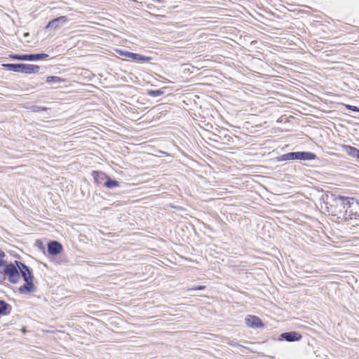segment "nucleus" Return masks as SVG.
Returning <instances> with one entry per match:
<instances>
[{
	"label": "nucleus",
	"instance_id": "f257e3e1",
	"mask_svg": "<svg viewBox=\"0 0 359 359\" xmlns=\"http://www.w3.org/2000/svg\"><path fill=\"white\" fill-rule=\"evenodd\" d=\"M15 263L18 268L20 277L22 276L25 281V283L19 287V292L20 294L34 292L35 291V286L33 283L34 276L30 268L20 261L15 260Z\"/></svg>",
	"mask_w": 359,
	"mask_h": 359
},
{
	"label": "nucleus",
	"instance_id": "f03ea898",
	"mask_svg": "<svg viewBox=\"0 0 359 359\" xmlns=\"http://www.w3.org/2000/svg\"><path fill=\"white\" fill-rule=\"evenodd\" d=\"M0 274L2 275L0 276V282L4 281L6 276L11 283L15 284L20 281V273L15 262L8 263L6 261V264L0 268Z\"/></svg>",
	"mask_w": 359,
	"mask_h": 359
},
{
	"label": "nucleus",
	"instance_id": "7ed1b4c3",
	"mask_svg": "<svg viewBox=\"0 0 359 359\" xmlns=\"http://www.w3.org/2000/svg\"><path fill=\"white\" fill-rule=\"evenodd\" d=\"M317 158L316 155L311 151L289 152L278 157V161H287L291 160L311 161Z\"/></svg>",
	"mask_w": 359,
	"mask_h": 359
},
{
	"label": "nucleus",
	"instance_id": "20e7f679",
	"mask_svg": "<svg viewBox=\"0 0 359 359\" xmlns=\"http://www.w3.org/2000/svg\"><path fill=\"white\" fill-rule=\"evenodd\" d=\"M335 208L332 210H349L351 208H358V203L353 197H346L342 196H335L334 198Z\"/></svg>",
	"mask_w": 359,
	"mask_h": 359
},
{
	"label": "nucleus",
	"instance_id": "39448f33",
	"mask_svg": "<svg viewBox=\"0 0 359 359\" xmlns=\"http://www.w3.org/2000/svg\"><path fill=\"white\" fill-rule=\"evenodd\" d=\"M330 208V210H329V212H330L332 215L337 216V219H340L344 222H347L353 219H357L359 217V213L355 211L357 208H351L349 210H332V205H331Z\"/></svg>",
	"mask_w": 359,
	"mask_h": 359
},
{
	"label": "nucleus",
	"instance_id": "423d86ee",
	"mask_svg": "<svg viewBox=\"0 0 359 359\" xmlns=\"http://www.w3.org/2000/svg\"><path fill=\"white\" fill-rule=\"evenodd\" d=\"M10 57L14 60H28V61H37L45 60L48 57V55L46 53H35V54H12L10 55Z\"/></svg>",
	"mask_w": 359,
	"mask_h": 359
},
{
	"label": "nucleus",
	"instance_id": "0eeeda50",
	"mask_svg": "<svg viewBox=\"0 0 359 359\" xmlns=\"http://www.w3.org/2000/svg\"><path fill=\"white\" fill-rule=\"evenodd\" d=\"M120 55L128 57L134 61L139 62H146L151 60V57L144 56L138 53H131L127 50H117Z\"/></svg>",
	"mask_w": 359,
	"mask_h": 359
},
{
	"label": "nucleus",
	"instance_id": "6e6552de",
	"mask_svg": "<svg viewBox=\"0 0 359 359\" xmlns=\"http://www.w3.org/2000/svg\"><path fill=\"white\" fill-rule=\"evenodd\" d=\"M68 21L67 16L62 15L53 19L49 21L45 27V29L57 30L60 29L63 25L66 24Z\"/></svg>",
	"mask_w": 359,
	"mask_h": 359
},
{
	"label": "nucleus",
	"instance_id": "1a4fd4ad",
	"mask_svg": "<svg viewBox=\"0 0 359 359\" xmlns=\"http://www.w3.org/2000/svg\"><path fill=\"white\" fill-rule=\"evenodd\" d=\"M247 326L252 328H264V324L262 320L256 316L248 315L245 318Z\"/></svg>",
	"mask_w": 359,
	"mask_h": 359
},
{
	"label": "nucleus",
	"instance_id": "9d476101",
	"mask_svg": "<svg viewBox=\"0 0 359 359\" xmlns=\"http://www.w3.org/2000/svg\"><path fill=\"white\" fill-rule=\"evenodd\" d=\"M302 338V334L296 331L283 332L279 337L280 340H285L288 342L298 341Z\"/></svg>",
	"mask_w": 359,
	"mask_h": 359
},
{
	"label": "nucleus",
	"instance_id": "9b49d317",
	"mask_svg": "<svg viewBox=\"0 0 359 359\" xmlns=\"http://www.w3.org/2000/svg\"><path fill=\"white\" fill-rule=\"evenodd\" d=\"M63 247L60 243L56 241H51L47 245V250L50 255H57L62 251Z\"/></svg>",
	"mask_w": 359,
	"mask_h": 359
},
{
	"label": "nucleus",
	"instance_id": "f8f14e48",
	"mask_svg": "<svg viewBox=\"0 0 359 359\" xmlns=\"http://www.w3.org/2000/svg\"><path fill=\"white\" fill-rule=\"evenodd\" d=\"M341 151L351 158H356L359 163V149L351 145H341Z\"/></svg>",
	"mask_w": 359,
	"mask_h": 359
},
{
	"label": "nucleus",
	"instance_id": "ddd939ff",
	"mask_svg": "<svg viewBox=\"0 0 359 359\" xmlns=\"http://www.w3.org/2000/svg\"><path fill=\"white\" fill-rule=\"evenodd\" d=\"M39 69L40 67L38 65L22 63L21 73L27 74L36 73L39 72Z\"/></svg>",
	"mask_w": 359,
	"mask_h": 359
},
{
	"label": "nucleus",
	"instance_id": "4468645a",
	"mask_svg": "<svg viewBox=\"0 0 359 359\" xmlns=\"http://www.w3.org/2000/svg\"><path fill=\"white\" fill-rule=\"evenodd\" d=\"M92 175L95 182L98 185L104 182L108 177V175L102 172L93 171Z\"/></svg>",
	"mask_w": 359,
	"mask_h": 359
},
{
	"label": "nucleus",
	"instance_id": "2eb2a0df",
	"mask_svg": "<svg viewBox=\"0 0 359 359\" xmlns=\"http://www.w3.org/2000/svg\"><path fill=\"white\" fill-rule=\"evenodd\" d=\"M1 66L6 70L14 72L21 73L22 63H20V64L4 63L1 65Z\"/></svg>",
	"mask_w": 359,
	"mask_h": 359
},
{
	"label": "nucleus",
	"instance_id": "dca6fc26",
	"mask_svg": "<svg viewBox=\"0 0 359 359\" xmlns=\"http://www.w3.org/2000/svg\"><path fill=\"white\" fill-rule=\"evenodd\" d=\"M12 306L6 301L0 299V316H6L11 313Z\"/></svg>",
	"mask_w": 359,
	"mask_h": 359
},
{
	"label": "nucleus",
	"instance_id": "f3484780",
	"mask_svg": "<svg viewBox=\"0 0 359 359\" xmlns=\"http://www.w3.org/2000/svg\"><path fill=\"white\" fill-rule=\"evenodd\" d=\"M119 184L120 182L114 179H111L109 176L107 180L104 182V186L108 189H113L119 186Z\"/></svg>",
	"mask_w": 359,
	"mask_h": 359
},
{
	"label": "nucleus",
	"instance_id": "a211bd4d",
	"mask_svg": "<svg viewBox=\"0 0 359 359\" xmlns=\"http://www.w3.org/2000/svg\"><path fill=\"white\" fill-rule=\"evenodd\" d=\"M63 81V79L61 77L57 76H48L46 78V82L47 83H61Z\"/></svg>",
	"mask_w": 359,
	"mask_h": 359
},
{
	"label": "nucleus",
	"instance_id": "6ab92c4d",
	"mask_svg": "<svg viewBox=\"0 0 359 359\" xmlns=\"http://www.w3.org/2000/svg\"><path fill=\"white\" fill-rule=\"evenodd\" d=\"M164 92L162 90H148L147 94L151 97H158L163 95Z\"/></svg>",
	"mask_w": 359,
	"mask_h": 359
},
{
	"label": "nucleus",
	"instance_id": "aec40b11",
	"mask_svg": "<svg viewBox=\"0 0 359 359\" xmlns=\"http://www.w3.org/2000/svg\"><path fill=\"white\" fill-rule=\"evenodd\" d=\"M29 109L33 112H41V111H47L48 109V108H47V107L39 106V105H32Z\"/></svg>",
	"mask_w": 359,
	"mask_h": 359
},
{
	"label": "nucleus",
	"instance_id": "412c9836",
	"mask_svg": "<svg viewBox=\"0 0 359 359\" xmlns=\"http://www.w3.org/2000/svg\"><path fill=\"white\" fill-rule=\"evenodd\" d=\"M5 256V252L0 248V268H1V266L6 264V260L4 259ZM1 276V275L0 274V276Z\"/></svg>",
	"mask_w": 359,
	"mask_h": 359
},
{
	"label": "nucleus",
	"instance_id": "4be33fe9",
	"mask_svg": "<svg viewBox=\"0 0 359 359\" xmlns=\"http://www.w3.org/2000/svg\"><path fill=\"white\" fill-rule=\"evenodd\" d=\"M346 108L347 109H349V110L352 111L359 112V107H357V106L346 104Z\"/></svg>",
	"mask_w": 359,
	"mask_h": 359
},
{
	"label": "nucleus",
	"instance_id": "5701e85b",
	"mask_svg": "<svg viewBox=\"0 0 359 359\" xmlns=\"http://www.w3.org/2000/svg\"><path fill=\"white\" fill-rule=\"evenodd\" d=\"M205 288V286L199 285V286H198V287H194V288H192V290H204Z\"/></svg>",
	"mask_w": 359,
	"mask_h": 359
},
{
	"label": "nucleus",
	"instance_id": "b1692460",
	"mask_svg": "<svg viewBox=\"0 0 359 359\" xmlns=\"http://www.w3.org/2000/svg\"><path fill=\"white\" fill-rule=\"evenodd\" d=\"M229 344L232 346H239V344L237 342H234V341H231L229 343Z\"/></svg>",
	"mask_w": 359,
	"mask_h": 359
},
{
	"label": "nucleus",
	"instance_id": "393cba45",
	"mask_svg": "<svg viewBox=\"0 0 359 359\" xmlns=\"http://www.w3.org/2000/svg\"><path fill=\"white\" fill-rule=\"evenodd\" d=\"M24 36H29V33H25V34H24Z\"/></svg>",
	"mask_w": 359,
	"mask_h": 359
}]
</instances>
